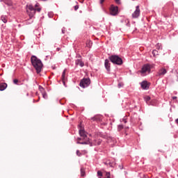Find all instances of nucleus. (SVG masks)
I'll list each match as a JSON object with an SVG mask.
<instances>
[{"label": "nucleus", "mask_w": 178, "mask_h": 178, "mask_svg": "<svg viewBox=\"0 0 178 178\" xmlns=\"http://www.w3.org/2000/svg\"><path fill=\"white\" fill-rule=\"evenodd\" d=\"M79 136H81V137H83V140H86V141H87L88 138H90L87 137V134H86V131L83 129L79 130Z\"/></svg>", "instance_id": "9b49d317"}, {"label": "nucleus", "mask_w": 178, "mask_h": 178, "mask_svg": "<svg viewBox=\"0 0 178 178\" xmlns=\"http://www.w3.org/2000/svg\"><path fill=\"white\" fill-rule=\"evenodd\" d=\"M38 101H40V99L37 100L36 102H38Z\"/></svg>", "instance_id": "09e8293b"}, {"label": "nucleus", "mask_w": 178, "mask_h": 178, "mask_svg": "<svg viewBox=\"0 0 178 178\" xmlns=\"http://www.w3.org/2000/svg\"><path fill=\"white\" fill-rule=\"evenodd\" d=\"M31 62L32 66L36 70V73L40 74L41 73V70H42V67H44V64H42V61L40 58H38L35 56H32L31 57Z\"/></svg>", "instance_id": "f257e3e1"}, {"label": "nucleus", "mask_w": 178, "mask_h": 178, "mask_svg": "<svg viewBox=\"0 0 178 178\" xmlns=\"http://www.w3.org/2000/svg\"><path fill=\"white\" fill-rule=\"evenodd\" d=\"M175 123L178 125V118L175 120Z\"/></svg>", "instance_id": "79ce46f5"}, {"label": "nucleus", "mask_w": 178, "mask_h": 178, "mask_svg": "<svg viewBox=\"0 0 178 178\" xmlns=\"http://www.w3.org/2000/svg\"><path fill=\"white\" fill-rule=\"evenodd\" d=\"M102 143V139H94L92 142L90 141V138L88 140H85L83 142L77 141L76 144H81V145H90V147H92V145H101Z\"/></svg>", "instance_id": "f03ea898"}, {"label": "nucleus", "mask_w": 178, "mask_h": 178, "mask_svg": "<svg viewBox=\"0 0 178 178\" xmlns=\"http://www.w3.org/2000/svg\"><path fill=\"white\" fill-rule=\"evenodd\" d=\"M62 81H63V86H64L65 87H66V82H65V79L62 80Z\"/></svg>", "instance_id": "c9c22d12"}, {"label": "nucleus", "mask_w": 178, "mask_h": 178, "mask_svg": "<svg viewBox=\"0 0 178 178\" xmlns=\"http://www.w3.org/2000/svg\"><path fill=\"white\" fill-rule=\"evenodd\" d=\"M110 13L112 16H116L119 13V7L117 6L111 5L110 8Z\"/></svg>", "instance_id": "0eeeda50"}, {"label": "nucleus", "mask_w": 178, "mask_h": 178, "mask_svg": "<svg viewBox=\"0 0 178 178\" xmlns=\"http://www.w3.org/2000/svg\"><path fill=\"white\" fill-rule=\"evenodd\" d=\"M102 176H103L102 172L98 170V171H97V177H98L99 178H102Z\"/></svg>", "instance_id": "cd10ccee"}, {"label": "nucleus", "mask_w": 178, "mask_h": 178, "mask_svg": "<svg viewBox=\"0 0 178 178\" xmlns=\"http://www.w3.org/2000/svg\"><path fill=\"white\" fill-rule=\"evenodd\" d=\"M20 26H21L20 24H18V27H20Z\"/></svg>", "instance_id": "de8ad7c7"}, {"label": "nucleus", "mask_w": 178, "mask_h": 178, "mask_svg": "<svg viewBox=\"0 0 178 178\" xmlns=\"http://www.w3.org/2000/svg\"><path fill=\"white\" fill-rule=\"evenodd\" d=\"M77 58H81V55L80 54L77 55Z\"/></svg>", "instance_id": "c03bdc74"}, {"label": "nucleus", "mask_w": 178, "mask_h": 178, "mask_svg": "<svg viewBox=\"0 0 178 178\" xmlns=\"http://www.w3.org/2000/svg\"><path fill=\"white\" fill-rule=\"evenodd\" d=\"M104 178H111V172H106L105 177Z\"/></svg>", "instance_id": "c85d7f7f"}, {"label": "nucleus", "mask_w": 178, "mask_h": 178, "mask_svg": "<svg viewBox=\"0 0 178 178\" xmlns=\"http://www.w3.org/2000/svg\"><path fill=\"white\" fill-rule=\"evenodd\" d=\"M38 3H37L35 5V8H37V6H38Z\"/></svg>", "instance_id": "a18cd8bd"}, {"label": "nucleus", "mask_w": 178, "mask_h": 178, "mask_svg": "<svg viewBox=\"0 0 178 178\" xmlns=\"http://www.w3.org/2000/svg\"><path fill=\"white\" fill-rule=\"evenodd\" d=\"M13 83L16 85H17V83H19V80L18 79H13Z\"/></svg>", "instance_id": "473e14b6"}, {"label": "nucleus", "mask_w": 178, "mask_h": 178, "mask_svg": "<svg viewBox=\"0 0 178 178\" xmlns=\"http://www.w3.org/2000/svg\"><path fill=\"white\" fill-rule=\"evenodd\" d=\"M104 165H106V166H110L111 168H112V162L111 161H106L104 163Z\"/></svg>", "instance_id": "a878e982"}, {"label": "nucleus", "mask_w": 178, "mask_h": 178, "mask_svg": "<svg viewBox=\"0 0 178 178\" xmlns=\"http://www.w3.org/2000/svg\"><path fill=\"white\" fill-rule=\"evenodd\" d=\"M167 73H168V70H166L164 67H162L158 71L157 74L158 76H165Z\"/></svg>", "instance_id": "f8f14e48"}, {"label": "nucleus", "mask_w": 178, "mask_h": 178, "mask_svg": "<svg viewBox=\"0 0 178 178\" xmlns=\"http://www.w3.org/2000/svg\"><path fill=\"white\" fill-rule=\"evenodd\" d=\"M119 169H120V170H123V165L122 164L119 165Z\"/></svg>", "instance_id": "e433bc0d"}, {"label": "nucleus", "mask_w": 178, "mask_h": 178, "mask_svg": "<svg viewBox=\"0 0 178 178\" xmlns=\"http://www.w3.org/2000/svg\"><path fill=\"white\" fill-rule=\"evenodd\" d=\"M90 120H92L93 122H101L102 119L99 118V115H95L90 118Z\"/></svg>", "instance_id": "dca6fc26"}, {"label": "nucleus", "mask_w": 178, "mask_h": 178, "mask_svg": "<svg viewBox=\"0 0 178 178\" xmlns=\"http://www.w3.org/2000/svg\"><path fill=\"white\" fill-rule=\"evenodd\" d=\"M154 58H156V56H158V55H159V51H158V50L156 49H154L152 52Z\"/></svg>", "instance_id": "f3484780"}, {"label": "nucleus", "mask_w": 178, "mask_h": 178, "mask_svg": "<svg viewBox=\"0 0 178 178\" xmlns=\"http://www.w3.org/2000/svg\"><path fill=\"white\" fill-rule=\"evenodd\" d=\"M144 100L145 101V102L147 104H148V102H149V101H151V97L146 96V97H144Z\"/></svg>", "instance_id": "412c9836"}, {"label": "nucleus", "mask_w": 178, "mask_h": 178, "mask_svg": "<svg viewBox=\"0 0 178 178\" xmlns=\"http://www.w3.org/2000/svg\"><path fill=\"white\" fill-rule=\"evenodd\" d=\"M100 137H102V138H106V135L104 134H102L100 135Z\"/></svg>", "instance_id": "72a5a7b5"}, {"label": "nucleus", "mask_w": 178, "mask_h": 178, "mask_svg": "<svg viewBox=\"0 0 178 178\" xmlns=\"http://www.w3.org/2000/svg\"><path fill=\"white\" fill-rule=\"evenodd\" d=\"M91 84V79L90 78H83L81 80L79 86L82 88H87Z\"/></svg>", "instance_id": "423d86ee"}, {"label": "nucleus", "mask_w": 178, "mask_h": 178, "mask_svg": "<svg viewBox=\"0 0 178 178\" xmlns=\"http://www.w3.org/2000/svg\"><path fill=\"white\" fill-rule=\"evenodd\" d=\"M56 49H57V51H59L60 49V48L58 47Z\"/></svg>", "instance_id": "49530a36"}, {"label": "nucleus", "mask_w": 178, "mask_h": 178, "mask_svg": "<svg viewBox=\"0 0 178 178\" xmlns=\"http://www.w3.org/2000/svg\"><path fill=\"white\" fill-rule=\"evenodd\" d=\"M172 99H177V97L173 96V97H172Z\"/></svg>", "instance_id": "a19ab883"}, {"label": "nucleus", "mask_w": 178, "mask_h": 178, "mask_svg": "<svg viewBox=\"0 0 178 178\" xmlns=\"http://www.w3.org/2000/svg\"><path fill=\"white\" fill-rule=\"evenodd\" d=\"M33 102H35V99H33Z\"/></svg>", "instance_id": "8fccbe9b"}, {"label": "nucleus", "mask_w": 178, "mask_h": 178, "mask_svg": "<svg viewBox=\"0 0 178 178\" xmlns=\"http://www.w3.org/2000/svg\"><path fill=\"white\" fill-rule=\"evenodd\" d=\"M81 140H82L81 138H77V140H78V141H81Z\"/></svg>", "instance_id": "37998d69"}, {"label": "nucleus", "mask_w": 178, "mask_h": 178, "mask_svg": "<svg viewBox=\"0 0 178 178\" xmlns=\"http://www.w3.org/2000/svg\"><path fill=\"white\" fill-rule=\"evenodd\" d=\"M74 10H77L79 9V5H76L74 7Z\"/></svg>", "instance_id": "f704fd0d"}, {"label": "nucleus", "mask_w": 178, "mask_h": 178, "mask_svg": "<svg viewBox=\"0 0 178 178\" xmlns=\"http://www.w3.org/2000/svg\"><path fill=\"white\" fill-rule=\"evenodd\" d=\"M66 76V69H65L61 75V80H65V77Z\"/></svg>", "instance_id": "aec40b11"}, {"label": "nucleus", "mask_w": 178, "mask_h": 178, "mask_svg": "<svg viewBox=\"0 0 178 178\" xmlns=\"http://www.w3.org/2000/svg\"><path fill=\"white\" fill-rule=\"evenodd\" d=\"M122 122H123L124 123H127V120H126V118H123V119H122Z\"/></svg>", "instance_id": "58836bf2"}, {"label": "nucleus", "mask_w": 178, "mask_h": 178, "mask_svg": "<svg viewBox=\"0 0 178 178\" xmlns=\"http://www.w3.org/2000/svg\"><path fill=\"white\" fill-rule=\"evenodd\" d=\"M86 47L88 48H91V47H92V42L91 40H87L86 41Z\"/></svg>", "instance_id": "a211bd4d"}, {"label": "nucleus", "mask_w": 178, "mask_h": 178, "mask_svg": "<svg viewBox=\"0 0 178 178\" xmlns=\"http://www.w3.org/2000/svg\"><path fill=\"white\" fill-rule=\"evenodd\" d=\"M140 87L142 90H149V87L151 86V83L147 81H143L140 83Z\"/></svg>", "instance_id": "6e6552de"}, {"label": "nucleus", "mask_w": 178, "mask_h": 178, "mask_svg": "<svg viewBox=\"0 0 178 178\" xmlns=\"http://www.w3.org/2000/svg\"><path fill=\"white\" fill-rule=\"evenodd\" d=\"M26 95H29V93H27Z\"/></svg>", "instance_id": "603ef678"}, {"label": "nucleus", "mask_w": 178, "mask_h": 178, "mask_svg": "<svg viewBox=\"0 0 178 178\" xmlns=\"http://www.w3.org/2000/svg\"><path fill=\"white\" fill-rule=\"evenodd\" d=\"M62 31V34H65L66 33V28L63 27V29H61Z\"/></svg>", "instance_id": "2f4dec72"}, {"label": "nucleus", "mask_w": 178, "mask_h": 178, "mask_svg": "<svg viewBox=\"0 0 178 178\" xmlns=\"http://www.w3.org/2000/svg\"><path fill=\"white\" fill-rule=\"evenodd\" d=\"M75 65L76 66H80L81 67H84V62L81 59H76L75 60Z\"/></svg>", "instance_id": "ddd939ff"}, {"label": "nucleus", "mask_w": 178, "mask_h": 178, "mask_svg": "<svg viewBox=\"0 0 178 178\" xmlns=\"http://www.w3.org/2000/svg\"><path fill=\"white\" fill-rule=\"evenodd\" d=\"M8 88V84L6 83H0V91H5Z\"/></svg>", "instance_id": "2eb2a0df"}, {"label": "nucleus", "mask_w": 178, "mask_h": 178, "mask_svg": "<svg viewBox=\"0 0 178 178\" xmlns=\"http://www.w3.org/2000/svg\"><path fill=\"white\" fill-rule=\"evenodd\" d=\"M81 177H84L86 176V170L83 168H81Z\"/></svg>", "instance_id": "6ab92c4d"}, {"label": "nucleus", "mask_w": 178, "mask_h": 178, "mask_svg": "<svg viewBox=\"0 0 178 178\" xmlns=\"http://www.w3.org/2000/svg\"><path fill=\"white\" fill-rule=\"evenodd\" d=\"M42 98H44V99H48V95L47 94V92H43L42 93Z\"/></svg>", "instance_id": "4be33fe9"}, {"label": "nucleus", "mask_w": 178, "mask_h": 178, "mask_svg": "<svg viewBox=\"0 0 178 178\" xmlns=\"http://www.w3.org/2000/svg\"><path fill=\"white\" fill-rule=\"evenodd\" d=\"M156 49H158V50L162 49V44H160V43H157V44H156Z\"/></svg>", "instance_id": "b1692460"}, {"label": "nucleus", "mask_w": 178, "mask_h": 178, "mask_svg": "<svg viewBox=\"0 0 178 178\" xmlns=\"http://www.w3.org/2000/svg\"><path fill=\"white\" fill-rule=\"evenodd\" d=\"M108 59L113 65H118V66H122L123 65V59L118 55L109 56Z\"/></svg>", "instance_id": "7ed1b4c3"}, {"label": "nucleus", "mask_w": 178, "mask_h": 178, "mask_svg": "<svg viewBox=\"0 0 178 178\" xmlns=\"http://www.w3.org/2000/svg\"><path fill=\"white\" fill-rule=\"evenodd\" d=\"M140 6H137L136 7L135 11L132 14L133 19H137V18L140 17Z\"/></svg>", "instance_id": "1a4fd4ad"}, {"label": "nucleus", "mask_w": 178, "mask_h": 178, "mask_svg": "<svg viewBox=\"0 0 178 178\" xmlns=\"http://www.w3.org/2000/svg\"><path fill=\"white\" fill-rule=\"evenodd\" d=\"M116 3H118V5H120V0H115Z\"/></svg>", "instance_id": "4c0bfd02"}, {"label": "nucleus", "mask_w": 178, "mask_h": 178, "mask_svg": "<svg viewBox=\"0 0 178 178\" xmlns=\"http://www.w3.org/2000/svg\"><path fill=\"white\" fill-rule=\"evenodd\" d=\"M104 2H105V0H100V1H99L100 5H102V3H104Z\"/></svg>", "instance_id": "ea45409f"}, {"label": "nucleus", "mask_w": 178, "mask_h": 178, "mask_svg": "<svg viewBox=\"0 0 178 178\" xmlns=\"http://www.w3.org/2000/svg\"><path fill=\"white\" fill-rule=\"evenodd\" d=\"M76 154L77 155V156H83V154L81 152H80V150H76Z\"/></svg>", "instance_id": "c756f323"}, {"label": "nucleus", "mask_w": 178, "mask_h": 178, "mask_svg": "<svg viewBox=\"0 0 178 178\" xmlns=\"http://www.w3.org/2000/svg\"><path fill=\"white\" fill-rule=\"evenodd\" d=\"M1 20H2L3 23H7L8 22V19H6V16H1Z\"/></svg>", "instance_id": "393cba45"}, {"label": "nucleus", "mask_w": 178, "mask_h": 178, "mask_svg": "<svg viewBox=\"0 0 178 178\" xmlns=\"http://www.w3.org/2000/svg\"><path fill=\"white\" fill-rule=\"evenodd\" d=\"M140 73L143 76L149 74L151 73V65L148 63L143 65L140 70Z\"/></svg>", "instance_id": "39448f33"}, {"label": "nucleus", "mask_w": 178, "mask_h": 178, "mask_svg": "<svg viewBox=\"0 0 178 178\" xmlns=\"http://www.w3.org/2000/svg\"><path fill=\"white\" fill-rule=\"evenodd\" d=\"M109 60L108 58L104 60V67L108 73L111 72V63H109Z\"/></svg>", "instance_id": "9d476101"}, {"label": "nucleus", "mask_w": 178, "mask_h": 178, "mask_svg": "<svg viewBox=\"0 0 178 178\" xmlns=\"http://www.w3.org/2000/svg\"><path fill=\"white\" fill-rule=\"evenodd\" d=\"M35 12H41V8H35L31 4L26 6V13H28L30 19H31V17H34Z\"/></svg>", "instance_id": "20e7f679"}, {"label": "nucleus", "mask_w": 178, "mask_h": 178, "mask_svg": "<svg viewBox=\"0 0 178 178\" xmlns=\"http://www.w3.org/2000/svg\"><path fill=\"white\" fill-rule=\"evenodd\" d=\"M42 1H47V0H42Z\"/></svg>", "instance_id": "3c124183"}, {"label": "nucleus", "mask_w": 178, "mask_h": 178, "mask_svg": "<svg viewBox=\"0 0 178 178\" xmlns=\"http://www.w3.org/2000/svg\"><path fill=\"white\" fill-rule=\"evenodd\" d=\"M39 90L42 92V94L43 92H45V89L42 86H39Z\"/></svg>", "instance_id": "bb28decb"}, {"label": "nucleus", "mask_w": 178, "mask_h": 178, "mask_svg": "<svg viewBox=\"0 0 178 178\" xmlns=\"http://www.w3.org/2000/svg\"><path fill=\"white\" fill-rule=\"evenodd\" d=\"M124 127L123 126V124H119L118 126V131H122V130H123Z\"/></svg>", "instance_id": "5701e85b"}, {"label": "nucleus", "mask_w": 178, "mask_h": 178, "mask_svg": "<svg viewBox=\"0 0 178 178\" xmlns=\"http://www.w3.org/2000/svg\"><path fill=\"white\" fill-rule=\"evenodd\" d=\"M0 2H3L7 6H12V5H13L12 0H0Z\"/></svg>", "instance_id": "4468645a"}, {"label": "nucleus", "mask_w": 178, "mask_h": 178, "mask_svg": "<svg viewBox=\"0 0 178 178\" xmlns=\"http://www.w3.org/2000/svg\"><path fill=\"white\" fill-rule=\"evenodd\" d=\"M124 85L122 83H119L118 84V88H122V87H123Z\"/></svg>", "instance_id": "7c9ffc66"}]
</instances>
